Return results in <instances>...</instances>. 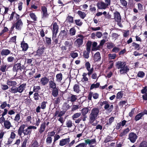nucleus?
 <instances>
[{"instance_id":"obj_1","label":"nucleus","mask_w":147,"mask_h":147,"mask_svg":"<svg viewBox=\"0 0 147 147\" xmlns=\"http://www.w3.org/2000/svg\"><path fill=\"white\" fill-rule=\"evenodd\" d=\"M116 67L117 68L119 69V72L121 74L127 73L129 70V68L126 65L125 62L119 61L116 64Z\"/></svg>"},{"instance_id":"obj_2","label":"nucleus","mask_w":147,"mask_h":147,"mask_svg":"<svg viewBox=\"0 0 147 147\" xmlns=\"http://www.w3.org/2000/svg\"><path fill=\"white\" fill-rule=\"evenodd\" d=\"M100 110L98 108L95 107L93 108L89 116V121L90 123L93 122L98 118Z\"/></svg>"},{"instance_id":"obj_3","label":"nucleus","mask_w":147,"mask_h":147,"mask_svg":"<svg viewBox=\"0 0 147 147\" xmlns=\"http://www.w3.org/2000/svg\"><path fill=\"white\" fill-rule=\"evenodd\" d=\"M25 125L24 124L20 126L18 130V134L20 136H21L22 133L24 135H30L32 132V130H30L29 126L26 129H24Z\"/></svg>"},{"instance_id":"obj_4","label":"nucleus","mask_w":147,"mask_h":147,"mask_svg":"<svg viewBox=\"0 0 147 147\" xmlns=\"http://www.w3.org/2000/svg\"><path fill=\"white\" fill-rule=\"evenodd\" d=\"M91 46V42L88 41L86 44V51H84L83 55L84 57L86 59L89 57V54L90 51V48Z\"/></svg>"},{"instance_id":"obj_5","label":"nucleus","mask_w":147,"mask_h":147,"mask_svg":"<svg viewBox=\"0 0 147 147\" xmlns=\"http://www.w3.org/2000/svg\"><path fill=\"white\" fill-rule=\"evenodd\" d=\"M53 32V38L54 39V38L56 37L57 34L58 32L59 26L56 22H54L52 24Z\"/></svg>"},{"instance_id":"obj_6","label":"nucleus","mask_w":147,"mask_h":147,"mask_svg":"<svg viewBox=\"0 0 147 147\" xmlns=\"http://www.w3.org/2000/svg\"><path fill=\"white\" fill-rule=\"evenodd\" d=\"M20 18H19L18 19H16V22L14 24V25L16 28L18 30H20L22 28L23 25V23Z\"/></svg>"},{"instance_id":"obj_7","label":"nucleus","mask_w":147,"mask_h":147,"mask_svg":"<svg viewBox=\"0 0 147 147\" xmlns=\"http://www.w3.org/2000/svg\"><path fill=\"white\" fill-rule=\"evenodd\" d=\"M129 139L130 142L133 143H134L137 139L138 136L134 132L130 133L129 134Z\"/></svg>"},{"instance_id":"obj_8","label":"nucleus","mask_w":147,"mask_h":147,"mask_svg":"<svg viewBox=\"0 0 147 147\" xmlns=\"http://www.w3.org/2000/svg\"><path fill=\"white\" fill-rule=\"evenodd\" d=\"M73 22V18L70 16H68L64 22V24L65 26H69Z\"/></svg>"},{"instance_id":"obj_9","label":"nucleus","mask_w":147,"mask_h":147,"mask_svg":"<svg viewBox=\"0 0 147 147\" xmlns=\"http://www.w3.org/2000/svg\"><path fill=\"white\" fill-rule=\"evenodd\" d=\"M80 38L77 39L75 42V44L78 47H80L82 44L84 37L82 35H79Z\"/></svg>"},{"instance_id":"obj_10","label":"nucleus","mask_w":147,"mask_h":147,"mask_svg":"<svg viewBox=\"0 0 147 147\" xmlns=\"http://www.w3.org/2000/svg\"><path fill=\"white\" fill-rule=\"evenodd\" d=\"M114 16L115 20L118 22V24L121 26L119 22H121V18L119 13L118 11H116L114 13Z\"/></svg>"},{"instance_id":"obj_11","label":"nucleus","mask_w":147,"mask_h":147,"mask_svg":"<svg viewBox=\"0 0 147 147\" xmlns=\"http://www.w3.org/2000/svg\"><path fill=\"white\" fill-rule=\"evenodd\" d=\"M68 34V30H61L59 34V36L62 39H63L67 37Z\"/></svg>"},{"instance_id":"obj_12","label":"nucleus","mask_w":147,"mask_h":147,"mask_svg":"<svg viewBox=\"0 0 147 147\" xmlns=\"http://www.w3.org/2000/svg\"><path fill=\"white\" fill-rule=\"evenodd\" d=\"M96 5L98 9H105L107 7V5L103 2H100L97 3Z\"/></svg>"},{"instance_id":"obj_13","label":"nucleus","mask_w":147,"mask_h":147,"mask_svg":"<svg viewBox=\"0 0 147 147\" xmlns=\"http://www.w3.org/2000/svg\"><path fill=\"white\" fill-rule=\"evenodd\" d=\"M92 96L94 99H97L99 97V94L97 93H93L92 92H89L88 97V99L89 100H91Z\"/></svg>"},{"instance_id":"obj_14","label":"nucleus","mask_w":147,"mask_h":147,"mask_svg":"<svg viewBox=\"0 0 147 147\" xmlns=\"http://www.w3.org/2000/svg\"><path fill=\"white\" fill-rule=\"evenodd\" d=\"M70 141V140L69 138L62 139L60 141L59 145L61 146H63L69 143Z\"/></svg>"},{"instance_id":"obj_15","label":"nucleus","mask_w":147,"mask_h":147,"mask_svg":"<svg viewBox=\"0 0 147 147\" xmlns=\"http://www.w3.org/2000/svg\"><path fill=\"white\" fill-rule=\"evenodd\" d=\"M49 79L46 77H44L41 78L40 82L43 86L47 84L49 82Z\"/></svg>"},{"instance_id":"obj_16","label":"nucleus","mask_w":147,"mask_h":147,"mask_svg":"<svg viewBox=\"0 0 147 147\" xmlns=\"http://www.w3.org/2000/svg\"><path fill=\"white\" fill-rule=\"evenodd\" d=\"M11 51L8 49H3L1 52V54L2 56H7L10 54Z\"/></svg>"},{"instance_id":"obj_17","label":"nucleus","mask_w":147,"mask_h":147,"mask_svg":"<svg viewBox=\"0 0 147 147\" xmlns=\"http://www.w3.org/2000/svg\"><path fill=\"white\" fill-rule=\"evenodd\" d=\"M6 84L8 86L12 87L16 86L17 84L16 81L9 79L7 81Z\"/></svg>"},{"instance_id":"obj_18","label":"nucleus","mask_w":147,"mask_h":147,"mask_svg":"<svg viewBox=\"0 0 147 147\" xmlns=\"http://www.w3.org/2000/svg\"><path fill=\"white\" fill-rule=\"evenodd\" d=\"M13 17H14L16 18V20L18 19L19 18H20V16L16 13L15 12H13L11 15L10 17L9 18V20H12L13 18Z\"/></svg>"},{"instance_id":"obj_19","label":"nucleus","mask_w":147,"mask_h":147,"mask_svg":"<svg viewBox=\"0 0 147 147\" xmlns=\"http://www.w3.org/2000/svg\"><path fill=\"white\" fill-rule=\"evenodd\" d=\"M26 86V84H24L20 85L18 87H17L18 92L20 93L22 92L24 90Z\"/></svg>"},{"instance_id":"obj_20","label":"nucleus","mask_w":147,"mask_h":147,"mask_svg":"<svg viewBox=\"0 0 147 147\" xmlns=\"http://www.w3.org/2000/svg\"><path fill=\"white\" fill-rule=\"evenodd\" d=\"M101 59L100 55L99 52H97L94 55V60L95 61H100Z\"/></svg>"},{"instance_id":"obj_21","label":"nucleus","mask_w":147,"mask_h":147,"mask_svg":"<svg viewBox=\"0 0 147 147\" xmlns=\"http://www.w3.org/2000/svg\"><path fill=\"white\" fill-rule=\"evenodd\" d=\"M49 86L50 88L53 89L57 88L56 87V84L54 82V79H53L52 80H50L49 82Z\"/></svg>"},{"instance_id":"obj_22","label":"nucleus","mask_w":147,"mask_h":147,"mask_svg":"<svg viewBox=\"0 0 147 147\" xmlns=\"http://www.w3.org/2000/svg\"><path fill=\"white\" fill-rule=\"evenodd\" d=\"M4 126L5 128L9 129L11 127H12L10 122L8 120H5L4 123Z\"/></svg>"},{"instance_id":"obj_23","label":"nucleus","mask_w":147,"mask_h":147,"mask_svg":"<svg viewBox=\"0 0 147 147\" xmlns=\"http://www.w3.org/2000/svg\"><path fill=\"white\" fill-rule=\"evenodd\" d=\"M42 18L44 19L45 18L48 16V14L47 13V8L45 7H42Z\"/></svg>"},{"instance_id":"obj_24","label":"nucleus","mask_w":147,"mask_h":147,"mask_svg":"<svg viewBox=\"0 0 147 147\" xmlns=\"http://www.w3.org/2000/svg\"><path fill=\"white\" fill-rule=\"evenodd\" d=\"M21 47L22 48V51H26L28 49V44L23 42L21 43Z\"/></svg>"},{"instance_id":"obj_25","label":"nucleus","mask_w":147,"mask_h":147,"mask_svg":"<svg viewBox=\"0 0 147 147\" xmlns=\"http://www.w3.org/2000/svg\"><path fill=\"white\" fill-rule=\"evenodd\" d=\"M59 94V89L57 88L53 89L52 95L54 97H57Z\"/></svg>"},{"instance_id":"obj_26","label":"nucleus","mask_w":147,"mask_h":147,"mask_svg":"<svg viewBox=\"0 0 147 147\" xmlns=\"http://www.w3.org/2000/svg\"><path fill=\"white\" fill-rule=\"evenodd\" d=\"M45 49V47H42L38 49L36 51V55H38L39 56L41 55L43 53L44 50Z\"/></svg>"},{"instance_id":"obj_27","label":"nucleus","mask_w":147,"mask_h":147,"mask_svg":"<svg viewBox=\"0 0 147 147\" xmlns=\"http://www.w3.org/2000/svg\"><path fill=\"white\" fill-rule=\"evenodd\" d=\"M45 123L44 122L40 125V127L39 130V132L40 134L42 133L45 131Z\"/></svg>"},{"instance_id":"obj_28","label":"nucleus","mask_w":147,"mask_h":147,"mask_svg":"<svg viewBox=\"0 0 147 147\" xmlns=\"http://www.w3.org/2000/svg\"><path fill=\"white\" fill-rule=\"evenodd\" d=\"M69 100L71 102H74L77 99V97L76 95L71 94V96L68 98Z\"/></svg>"},{"instance_id":"obj_29","label":"nucleus","mask_w":147,"mask_h":147,"mask_svg":"<svg viewBox=\"0 0 147 147\" xmlns=\"http://www.w3.org/2000/svg\"><path fill=\"white\" fill-rule=\"evenodd\" d=\"M21 64L20 63H17L13 66V70L14 71H16L17 70L20 69Z\"/></svg>"},{"instance_id":"obj_30","label":"nucleus","mask_w":147,"mask_h":147,"mask_svg":"<svg viewBox=\"0 0 147 147\" xmlns=\"http://www.w3.org/2000/svg\"><path fill=\"white\" fill-rule=\"evenodd\" d=\"M87 74L86 73H84L82 74L83 78L82 79L81 81L84 84L86 83V82L88 81V78L86 77Z\"/></svg>"},{"instance_id":"obj_31","label":"nucleus","mask_w":147,"mask_h":147,"mask_svg":"<svg viewBox=\"0 0 147 147\" xmlns=\"http://www.w3.org/2000/svg\"><path fill=\"white\" fill-rule=\"evenodd\" d=\"M96 141L95 139L90 140L87 139L85 140V142L86 145L87 144H93L95 143Z\"/></svg>"},{"instance_id":"obj_32","label":"nucleus","mask_w":147,"mask_h":147,"mask_svg":"<svg viewBox=\"0 0 147 147\" xmlns=\"http://www.w3.org/2000/svg\"><path fill=\"white\" fill-rule=\"evenodd\" d=\"M77 13L80 18L83 19H84L86 16V14L84 12L80 10L78 11Z\"/></svg>"},{"instance_id":"obj_33","label":"nucleus","mask_w":147,"mask_h":147,"mask_svg":"<svg viewBox=\"0 0 147 147\" xmlns=\"http://www.w3.org/2000/svg\"><path fill=\"white\" fill-rule=\"evenodd\" d=\"M71 108V106L69 105L66 102H65L63 105V109L65 111H66L68 109H70Z\"/></svg>"},{"instance_id":"obj_34","label":"nucleus","mask_w":147,"mask_h":147,"mask_svg":"<svg viewBox=\"0 0 147 147\" xmlns=\"http://www.w3.org/2000/svg\"><path fill=\"white\" fill-rule=\"evenodd\" d=\"M143 116V114L141 112L137 115L135 117V120L137 121L142 119V117Z\"/></svg>"},{"instance_id":"obj_35","label":"nucleus","mask_w":147,"mask_h":147,"mask_svg":"<svg viewBox=\"0 0 147 147\" xmlns=\"http://www.w3.org/2000/svg\"><path fill=\"white\" fill-rule=\"evenodd\" d=\"M100 85V83L98 82L92 84L91 85L90 89L91 90L94 88H97L99 87Z\"/></svg>"},{"instance_id":"obj_36","label":"nucleus","mask_w":147,"mask_h":147,"mask_svg":"<svg viewBox=\"0 0 147 147\" xmlns=\"http://www.w3.org/2000/svg\"><path fill=\"white\" fill-rule=\"evenodd\" d=\"M56 81L58 82H60L62 79V75L61 73L57 74L56 76Z\"/></svg>"},{"instance_id":"obj_37","label":"nucleus","mask_w":147,"mask_h":147,"mask_svg":"<svg viewBox=\"0 0 147 147\" xmlns=\"http://www.w3.org/2000/svg\"><path fill=\"white\" fill-rule=\"evenodd\" d=\"M29 16L34 21H36L37 20V17L35 13L32 12H30L29 13Z\"/></svg>"},{"instance_id":"obj_38","label":"nucleus","mask_w":147,"mask_h":147,"mask_svg":"<svg viewBox=\"0 0 147 147\" xmlns=\"http://www.w3.org/2000/svg\"><path fill=\"white\" fill-rule=\"evenodd\" d=\"M81 112L82 115H86L88 112L89 109L87 108H85L81 110Z\"/></svg>"},{"instance_id":"obj_39","label":"nucleus","mask_w":147,"mask_h":147,"mask_svg":"<svg viewBox=\"0 0 147 147\" xmlns=\"http://www.w3.org/2000/svg\"><path fill=\"white\" fill-rule=\"evenodd\" d=\"M123 95V93L122 92L120 91L118 92L116 96V98L117 99H121Z\"/></svg>"},{"instance_id":"obj_40","label":"nucleus","mask_w":147,"mask_h":147,"mask_svg":"<svg viewBox=\"0 0 147 147\" xmlns=\"http://www.w3.org/2000/svg\"><path fill=\"white\" fill-rule=\"evenodd\" d=\"M52 138L51 136H49L46 139V142L47 144L48 145H50L52 143Z\"/></svg>"},{"instance_id":"obj_41","label":"nucleus","mask_w":147,"mask_h":147,"mask_svg":"<svg viewBox=\"0 0 147 147\" xmlns=\"http://www.w3.org/2000/svg\"><path fill=\"white\" fill-rule=\"evenodd\" d=\"M10 91L12 93H15L18 92L17 87L15 86L12 87L10 88Z\"/></svg>"},{"instance_id":"obj_42","label":"nucleus","mask_w":147,"mask_h":147,"mask_svg":"<svg viewBox=\"0 0 147 147\" xmlns=\"http://www.w3.org/2000/svg\"><path fill=\"white\" fill-rule=\"evenodd\" d=\"M114 118L113 117H111L109 119V121L107 122L106 125L109 126L114 121Z\"/></svg>"},{"instance_id":"obj_43","label":"nucleus","mask_w":147,"mask_h":147,"mask_svg":"<svg viewBox=\"0 0 147 147\" xmlns=\"http://www.w3.org/2000/svg\"><path fill=\"white\" fill-rule=\"evenodd\" d=\"M15 60V58L12 56H9L7 58V61L9 63H13Z\"/></svg>"},{"instance_id":"obj_44","label":"nucleus","mask_w":147,"mask_h":147,"mask_svg":"<svg viewBox=\"0 0 147 147\" xmlns=\"http://www.w3.org/2000/svg\"><path fill=\"white\" fill-rule=\"evenodd\" d=\"M81 115V113H75L72 116V119L73 120H74L75 119L79 117Z\"/></svg>"},{"instance_id":"obj_45","label":"nucleus","mask_w":147,"mask_h":147,"mask_svg":"<svg viewBox=\"0 0 147 147\" xmlns=\"http://www.w3.org/2000/svg\"><path fill=\"white\" fill-rule=\"evenodd\" d=\"M129 131L130 129L129 128H127L126 129H125L123 132L120 134V135L122 137L124 135H125L129 132Z\"/></svg>"},{"instance_id":"obj_46","label":"nucleus","mask_w":147,"mask_h":147,"mask_svg":"<svg viewBox=\"0 0 147 147\" xmlns=\"http://www.w3.org/2000/svg\"><path fill=\"white\" fill-rule=\"evenodd\" d=\"M116 57V55L115 53L109 54H108V57L109 59H114Z\"/></svg>"},{"instance_id":"obj_47","label":"nucleus","mask_w":147,"mask_h":147,"mask_svg":"<svg viewBox=\"0 0 147 147\" xmlns=\"http://www.w3.org/2000/svg\"><path fill=\"white\" fill-rule=\"evenodd\" d=\"M76 30L74 28H71L69 30V34L71 36H74L75 35Z\"/></svg>"},{"instance_id":"obj_48","label":"nucleus","mask_w":147,"mask_h":147,"mask_svg":"<svg viewBox=\"0 0 147 147\" xmlns=\"http://www.w3.org/2000/svg\"><path fill=\"white\" fill-rule=\"evenodd\" d=\"M74 22L76 25L79 26H81L83 24L82 22L80 19L75 20Z\"/></svg>"},{"instance_id":"obj_49","label":"nucleus","mask_w":147,"mask_h":147,"mask_svg":"<svg viewBox=\"0 0 147 147\" xmlns=\"http://www.w3.org/2000/svg\"><path fill=\"white\" fill-rule=\"evenodd\" d=\"M29 137L28 138L27 137V138L25 139L22 143L21 147H26V144L28 140V139L29 138Z\"/></svg>"},{"instance_id":"obj_50","label":"nucleus","mask_w":147,"mask_h":147,"mask_svg":"<svg viewBox=\"0 0 147 147\" xmlns=\"http://www.w3.org/2000/svg\"><path fill=\"white\" fill-rule=\"evenodd\" d=\"M40 96L39 94L37 92H35L34 94L33 98L35 100H37L39 99Z\"/></svg>"},{"instance_id":"obj_51","label":"nucleus","mask_w":147,"mask_h":147,"mask_svg":"<svg viewBox=\"0 0 147 147\" xmlns=\"http://www.w3.org/2000/svg\"><path fill=\"white\" fill-rule=\"evenodd\" d=\"M73 123L71 121L69 120L66 122V125L68 127H71L73 125Z\"/></svg>"},{"instance_id":"obj_52","label":"nucleus","mask_w":147,"mask_h":147,"mask_svg":"<svg viewBox=\"0 0 147 147\" xmlns=\"http://www.w3.org/2000/svg\"><path fill=\"white\" fill-rule=\"evenodd\" d=\"M74 91L77 93H78L80 91L79 86L78 84H75L74 86Z\"/></svg>"},{"instance_id":"obj_53","label":"nucleus","mask_w":147,"mask_h":147,"mask_svg":"<svg viewBox=\"0 0 147 147\" xmlns=\"http://www.w3.org/2000/svg\"><path fill=\"white\" fill-rule=\"evenodd\" d=\"M119 35L115 33H112L111 34V36L113 39L115 40L117 39Z\"/></svg>"},{"instance_id":"obj_54","label":"nucleus","mask_w":147,"mask_h":147,"mask_svg":"<svg viewBox=\"0 0 147 147\" xmlns=\"http://www.w3.org/2000/svg\"><path fill=\"white\" fill-rule=\"evenodd\" d=\"M6 67L7 66L6 65H3L1 66L0 70L2 72H5V71Z\"/></svg>"},{"instance_id":"obj_55","label":"nucleus","mask_w":147,"mask_h":147,"mask_svg":"<svg viewBox=\"0 0 147 147\" xmlns=\"http://www.w3.org/2000/svg\"><path fill=\"white\" fill-rule=\"evenodd\" d=\"M79 108V106L77 105H73L71 108V111H74Z\"/></svg>"},{"instance_id":"obj_56","label":"nucleus","mask_w":147,"mask_h":147,"mask_svg":"<svg viewBox=\"0 0 147 147\" xmlns=\"http://www.w3.org/2000/svg\"><path fill=\"white\" fill-rule=\"evenodd\" d=\"M20 114L19 113H18L16 115L15 117V118L14 119V120L17 122H18L19 121H20Z\"/></svg>"},{"instance_id":"obj_57","label":"nucleus","mask_w":147,"mask_h":147,"mask_svg":"<svg viewBox=\"0 0 147 147\" xmlns=\"http://www.w3.org/2000/svg\"><path fill=\"white\" fill-rule=\"evenodd\" d=\"M147 146V142L144 141L141 142L139 147H146Z\"/></svg>"},{"instance_id":"obj_58","label":"nucleus","mask_w":147,"mask_h":147,"mask_svg":"<svg viewBox=\"0 0 147 147\" xmlns=\"http://www.w3.org/2000/svg\"><path fill=\"white\" fill-rule=\"evenodd\" d=\"M7 106L6 102L5 101L3 102L0 106V108L2 109H4Z\"/></svg>"},{"instance_id":"obj_59","label":"nucleus","mask_w":147,"mask_h":147,"mask_svg":"<svg viewBox=\"0 0 147 147\" xmlns=\"http://www.w3.org/2000/svg\"><path fill=\"white\" fill-rule=\"evenodd\" d=\"M13 140V139L9 137L6 143V144L9 145L11 144L12 143Z\"/></svg>"},{"instance_id":"obj_60","label":"nucleus","mask_w":147,"mask_h":147,"mask_svg":"<svg viewBox=\"0 0 147 147\" xmlns=\"http://www.w3.org/2000/svg\"><path fill=\"white\" fill-rule=\"evenodd\" d=\"M8 86V85L1 84V88L3 90H7L9 88V87Z\"/></svg>"},{"instance_id":"obj_61","label":"nucleus","mask_w":147,"mask_h":147,"mask_svg":"<svg viewBox=\"0 0 147 147\" xmlns=\"http://www.w3.org/2000/svg\"><path fill=\"white\" fill-rule=\"evenodd\" d=\"M144 76V73L142 71H139L138 74V76L140 78H143Z\"/></svg>"},{"instance_id":"obj_62","label":"nucleus","mask_w":147,"mask_h":147,"mask_svg":"<svg viewBox=\"0 0 147 147\" xmlns=\"http://www.w3.org/2000/svg\"><path fill=\"white\" fill-rule=\"evenodd\" d=\"M121 4L123 6L126 7L127 5V3L125 0H120Z\"/></svg>"},{"instance_id":"obj_63","label":"nucleus","mask_w":147,"mask_h":147,"mask_svg":"<svg viewBox=\"0 0 147 147\" xmlns=\"http://www.w3.org/2000/svg\"><path fill=\"white\" fill-rule=\"evenodd\" d=\"M120 49L119 48L115 47L112 49V51L114 53H117L120 50Z\"/></svg>"},{"instance_id":"obj_64","label":"nucleus","mask_w":147,"mask_h":147,"mask_svg":"<svg viewBox=\"0 0 147 147\" xmlns=\"http://www.w3.org/2000/svg\"><path fill=\"white\" fill-rule=\"evenodd\" d=\"M86 144L84 143H81L76 146L75 147H86Z\"/></svg>"}]
</instances>
